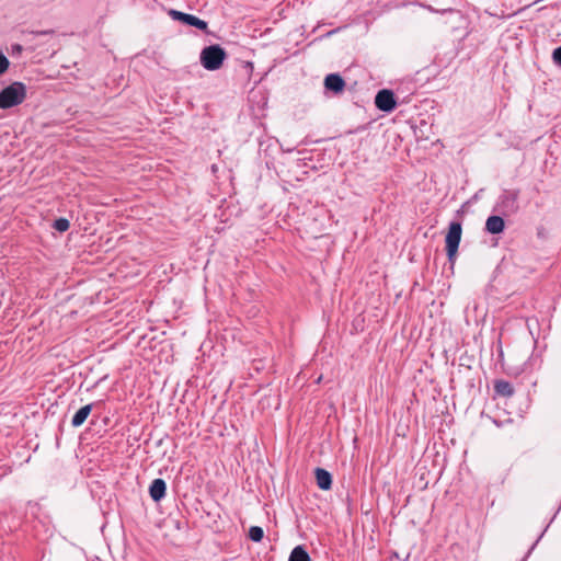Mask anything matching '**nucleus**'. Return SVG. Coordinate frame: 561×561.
Returning a JSON list of instances; mask_svg holds the SVG:
<instances>
[{"instance_id":"obj_7","label":"nucleus","mask_w":561,"mask_h":561,"mask_svg":"<svg viewBox=\"0 0 561 561\" xmlns=\"http://www.w3.org/2000/svg\"><path fill=\"white\" fill-rule=\"evenodd\" d=\"M167 484L163 479H154L149 488V494L154 502L164 497Z\"/></svg>"},{"instance_id":"obj_15","label":"nucleus","mask_w":561,"mask_h":561,"mask_svg":"<svg viewBox=\"0 0 561 561\" xmlns=\"http://www.w3.org/2000/svg\"><path fill=\"white\" fill-rule=\"evenodd\" d=\"M53 227L59 232H65L69 229L70 224L68 219L59 218L54 221Z\"/></svg>"},{"instance_id":"obj_6","label":"nucleus","mask_w":561,"mask_h":561,"mask_svg":"<svg viewBox=\"0 0 561 561\" xmlns=\"http://www.w3.org/2000/svg\"><path fill=\"white\" fill-rule=\"evenodd\" d=\"M324 87L329 91H332L334 93H341L345 88V81L340 75L330 73L324 79Z\"/></svg>"},{"instance_id":"obj_2","label":"nucleus","mask_w":561,"mask_h":561,"mask_svg":"<svg viewBox=\"0 0 561 561\" xmlns=\"http://www.w3.org/2000/svg\"><path fill=\"white\" fill-rule=\"evenodd\" d=\"M227 54L219 45H210L202 49L199 60L202 66L209 71L221 68Z\"/></svg>"},{"instance_id":"obj_16","label":"nucleus","mask_w":561,"mask_h":561,"mask_svg":"<svg viewBox=\"0 0 561 561\" xmlns=\"http://www.w3.org/2000/svg\"><path fill=\"white\" fill-rule=\"evenodd\" d=\"M10 66L8 58L0 51V76L3 75Z\"/></svg>"},{"instance_id":"obj_12","label":"nucleus","mask_w":561,"mask_h":561,"mask_svg":"<svg viewBox=\"0 0 561 561\" xmlns=\"http://www.w3.org/2000/svg\"><path fill=\"white\" fill-rule=\"evenodd\" d=\"M518 197V193L515 191L505 192L501 196V206L504 208H508L511 210H515L517 208L516 201Z\"/></svg>"},{"instance_id":"obj_3","label":"nucleus","mask_w":561,"mask_h":561,"mask_svg":"<svg viewBox=\"0 0 561 561\" xmlns=\"http://www.w3.org/2000/svg\"><path fill=\"white\" fill-rule=\"evenodd\" d=\"M462 228L458 221H451L445 238L446 252L449 262H454L458 252L459 243L461 240Z\"/></svg>"},{"instance_id":"obj_8","label":"nucleus","mask_w":561,"mask_h":561,"mask_svg":"<svg viewBox=\"0 0 561 561\" xmlns=\"http://www.w3.org/2000/svg\"><path fill=\"white\" fill-rule=\"evenodd\" d=\"M504 228V219L500 216H490L485 221V230L492 234L503 232Z\"/></svg>"},{"instance_id":"obj_10","label":"nucleus","mask_w":561,"mask_h":561,"mask_svg":"<svg viewBox=\"0 0 561 561\" xmlns=\"http://www.w3.org/2000/svg\"><path fill=\"white\" fill-rule=\"evenodd\" d=\"M493 387L499 397L511 398L515 392L512 383L503 379L495 380Z\"/></svg>"},{"instance_id":"obj_19","label":"nucleus","mask_w":561,"mask_h":561,"mask_svg":"<svg viewBox=\"0 0 561 561\" xmlns=\"http://www.w3.org/2000/svg\"><path fill=\"white\" fill-rule=\"evenodd\" d=\"M33 35H43V36H46V35H50V32H47V31L36 32V33H33Z\"/></svg>"},{"instance_id":"obj_17","label":"nucleus","mask_w":561,"mask_h":561,"mask_svg":"<svg viewBox=\"0 0 561 561\" xmlns=\"http://www.w3.org/2000/svg\"><path fill=\"white\" fill-rule=\"evenodd\" d=\"M552 59L556 65L561 66V46L553 50Z\"/></svg>"},{"instance_id":"obj_5","label":"nucleus","mask_w":561,"mask_h":561,"mask_svg":"<svg viewBox=\"0 0 561 561\" xmlns=\"http://www.w3.org/2000/svg\"><path fill=\"white\" fill-rule=\"evenodd\" d=\"M169 14L174 21H179L184 25L195 26L202 31H206L207 28V23L193 14L176 10H170Z\"/></svg>"},{"instance_id":"obj_11","label":"nucleus","mask_w":561,"mask_h":561,"mask_svg":"<svg viewBox=\"0 0 561 561\" xmlns=\"http://www.w3.org/2000/svg\"><path fill=\"white\" fill-rule=\"evenodd\" d=\"M91 411H92L91 404H87V405L80 408L73 415V417L71 420V425L75 427L82 425L85 422V420L88 419V416L90 415Z\"/></svg>"},{"instance_id":"obj_20","label":"nucleus","mask_w":561,"mask_h":561,"mask_svg":"<svg viewBox=\"0 0 561 561\" xmlns=\"http://www.w3.org/2000/svg\"><path fill=\"white\" fill-rule=\"evenodd\" d=\"M335 33H336V30H330L327 32L325 35L331 36V35H334Z\"/></svg>"},{"instance_id":"obj_9","label":"nucleus","mask_w":561,"mask_h":561,"mask_svg":"<svg viewBox=\"0 0 561 561\" xmlns=\"http://www.w3.org/2000/svg\"><path fill=\"white\" fill-rule=\"evenodd\" d=\"M317 485L321 490H330L332 486V477L329 471L322 468H317L314 471Z\"/></svg>"},{"instance_id":"obj_18","label":"nucleus","mask_w":561,"mask_h":561,"mask_svg":"<svg viewBox=\"0 0 561 561\" xmlns=\"http://www.w3.org/2000/svg\"><path fill=\"white\" fill-rule=\"evenodd\" d=\"M22 50V46L21 45H12V53L13 54H20Z\"/></svg>"},{"instance_id":"obj_1","label":"nucleus","mask_w":561,"mask_h":561,"mask_svg":"<svg viewBox=\"0 0 561 561\" xmlns=\"http://www.w3.org/2000/svg\"><path fill=\"white\" fill-rule=\"evenodd\" d=\"M26 98V87L22 82H13L0 92V108L16 106Z\"/></svg>"},{"instance_id":"obj_13","label":"nucleus","mask_w":561,"mask_h":561,"mask_svg":"<svg viewBox=\"0 0 561 561\" xmlns=\"http://www.w3.org/2000/svg\"><path fill=\"white\" fill-rule=\"evenodd\" d=\"M288 561H311V559L302 546H297L291 550Z\"/></svg>"},{"instance_id":"obj_4","label":"nucleus","mask_w":561,"mask_h":561,"mask_svg":"<svg viewBox=\"0 0 561 561\" xmlns=\"http://www.w3.org/2000/svg\"><path fill=\"white\" fill-rule=\"evenodd\" d=\"M375 105L382 112H392L397 106L394 93L388 89L380 90L375 96Z\"/></svg>"},{"instance_id":"obj_14","label":"nucleus","mask_w":561,"mask_h":561,"mask_svg":"<svg viewBox=\"0 0 561 561\" xmlns=\"http://www.w3.org/2000/svg\"><path fill=\"white\" fill-rule=\"evenodd\" d=\"M264 537V531L259 526H252L249 529V538L254 542H260Z\"/></svg>"}]
</instances>
